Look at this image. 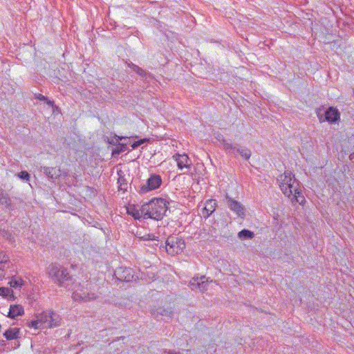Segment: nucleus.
I'll return each mask as SVG.
<instances>
[{
    "mask_svg": "<svg viewBox=\"0 0 354 354\" xmlns=\"http://www.w3.org/2000/svg\"><path fill=\"white\" fill-rule=\"evenodd\" d=\"M131 69L137 74H138L139 73H140V71H142V68L135 64L134 66H133Z\"/></svg>",
    "mask_w": 354,
    "mask_h": 354,
    "instance_id": "obj_32",
    "label": "nucleus"
},
{
    "mask_svg": "<svg viewBox=\"0 0 354 354\" xmlns=\"http://www.w3.org/2000/svg\"><path fill=\"white\" fill-rule=\"evenodd\" d=\"M93 285L91 283H87L86 286H80L73 293V299L76 301H90L97 298V294L93 291Z\"/></svg>",
    "mask_w": 354,
    "mask_h": 354,
    "instance_id": "obj_5",
    "label": "nucleus"
},
{
    "mask_svg": "<svg viewBox=\"0 0 354 354\" xmlns=\"http://www.w3.org/2000/svg\"><path fill=\"white\" fill-rule=\"evenodd\" d=\"M340 118V113L339 111L333 106L329 107L325 112V120L335 123Z\"/></svg>",
    "mask_w": 354,
    "mask_h": 354,
    "instance_id": "obj_12",
    "label": "nucleus"
},
{
    "mask_svg": "<svg viewBox=\"0 0 354 354\" xmlns=\"http://www.w3.org/2000/svg\"><path fill=\"white\" fill-rule=\"evenodd\" d=\"M20 328H10L3 333V336L7 340L17 339L19 338Z\"/></svg>",
    "mask_w": 354,
    "mask_h": 354,
    "instance_id": "obj_18",
    "label": "nucleus"
},
{
    "mask_svg": "<svg viewBox=\"0 0 354 354\" xmlns=\"http://www.w3.org/2000/svg\"><path fill=\"white\" fill-rule=\"evenodd\" d=\"M174 158L177 162V165L178 169H183L184 168H189L191 164L189 163V158L188 156L185 153L184 154H176L174 156Z\"/></svg>",
    "mask_w": 354,
    "mask_h": 354,
    "instance_id": "obj_13",
    "label": "nucleus"
},
{
    "mask_svg": "<svg viewBox=\"0 0 354 354\" xmlns=\"http://www.w3.org/2000/svg\"><path fill=\"white\" fill-rule=\"evenodd\" d=\"M41 171L50 179H57L62 174L61 170L55 167H42Z\"/></svg>",
    "mask_w": 354,
    "mask_h": 354,
    "instance_id": "obj_15",
    "label": "nucleus"
},
{
    "mask_svg": "<svg viewBox=\"0 0 354 354\" xmlns=\"http://www.w3.org/2000/svg\"><path fill=\"white\" fill-rule=\"evenodd\" d=\"M9 284L11 287L17 288L21 287L24 285V281L21 277H15L10 280Z\"/></svg>",
    "mask_w": 354,
    "mask_h": 354,
    "instance_id": "obj_23",
    "label": "nucleus"
},
{
    "mask_svg": "<svg viewBox=\"0 0 354 354\" xmlns=\"http://www.w3.org/2000/svg\"><path fill=\"white\" fill-rule=\"evenodd\" d=\"M147 141V139H140L138 141H136L134 142L131 145V148L132 149H136L137 147H138L139 146H140L142 144H143L144 142H145Z\"/></svg>",
    "mask_w": 354,
    "mask_h": 354,
    "instance_id": "obj_29",
    "label": "nucleus"
},
{
    "mask_svg": "<svg viewBox=\"0 0 354 354\" xmlns=\"http://www.w3.org/2000/svg\"><path fill=\"white\" fill-rule=\"evenodd\" d=\"M127 150V144L124 143H118L115 148H114L112 151V155H119L120 153L124 152Z\"/></svg>",
    "mask_w": 354,
    "mask_h": 354,
    "instance_id": "obj_22",
    "label": "nucleus"
},
{
    "mask_svg": "<svg viewBox=\"0 0 354 354\" xmlns=\"http://www.w3.org/2000/svg\"><path fill=\"white\" fill-rule=\"evenodd\" d=\"M281 182L280 183V187L283 193L288 197L293 195L292 201H294L299 202L297 198L301 194L299 188V183L295 178L294 175L290 171H286L283 176H281Z\"/></svg>",
    "mask_w": 354,
    "mask_h": 354,
    "instance_id": "obj_3",
    "label": "nucleus"
},
{
    "mask_svg": "<svg viewBox=\"0 0 354 354\" xmlns=\"http://www.w3.org/2000/svg\"><path fill=\"white\" fill-rule=\"evenodd\" d=\"M131 69L137 74H138L139 73H140V71H142V68L135 64L134 66H133Z\"/></svg>",
    "mask_w": 354,
    "mask_h": 354,
    "instance_id": "obj_33",
    "label": "nucleus"
},
{
    "mask_svg": "<svg viewBox=\"0 0 354 354\" xmlns=\"http://www.w3.org/2000/svg\"><path fill=\"white\" fill-rule=\"evenodd\" d=\"M17 176L24 180H29L30 178V174L26 171H22L19 173H18Z\"/></svg>",
    "mask_w": 354,
    "mask_h": 354,
    "instance_id": "obj_27",
    "label": "nucleus"
},
{
    "mask_svg": "<svg viewBox=\"0 0 354 354\" xmlns=\"http://www.w3.org/2000/svg\"><path fill=\"white\" fill-rule=\"evenodd\" d=\"M134 65H135V64H134L133 63H132V62L127 63V66H128L129 68H132L133 66H134Z\"/></svg>",
    "mask_w": 354,
    "mask_h": 354,
    "instance_id": "obj_37",
    "label": "nucleus"
},
{
    "mask_svg": "<svg viewBox=\"0 0 354 354\" xmlns=\"http://www.w3.org/2000/svg\"><path fill=\"white\" fill-rule=\"evenodd\" d=\"M0 203L6 205V207H9L10 205V199L8 194L5 193L1 189H0Z\"/></svg>",
    "mask_w": 354,
    "mask_h": 354,
    "instance_id": "obj_21",
    "label": "nucleus"
},
{
    "mask_svg": "<svg viewBox=\"0 0 354 354\" xmlns=\"http://www.w3.org/2000/svg\"><path fill=\"white\" fill-rule=\"evenodd\" d=\"M36 98L41 101L48 100V98L41 94L36 95Z\"/></svg>",
    "mask_w": 354,
    "mask_h": 354,
    "instance_id": "obj_34",
    "label": "nucleus"
},
{
    "mask_svg": "<svg viewBox=\"0 0 354 354\" xmlns=\"http://www.w3.org/2000/svg\"><path fill=\"white\" fill-rule=\"evenodd\" d=\"M168 353H169V354H179V353L176 352V351H169L168 352Z\"/></svg>",
    "mask_w": 354,
    "mask_h": 354,
    "instance_id": "obj_38",
    "label": "nucleus"
},
{
    "mask_svg": "<svg viewBox=\"0 0 354 354\" xmlns=\"http://www.w3.org/2000/svg\"><path fill=\"white\" fill-rule=\"evenodd\" d=\"M168 203L161 198H153L149 203L142 205V212L145 214L146 218L161 220L167 210Z\"/></svg>",
    "mask_w": 354,
    "mask_h": 354,
    "instance_id": "obj_1",
    "label": "nucleus"
},
{
    "mask_svg": "<svg viewBox=\"0 0 354 354\" xmlns=\"http://www.w3.org/2000/svg\"><path fill=\"white\" fill-rule=\"evenodd\" d=\"M13 293V291L8 288L5 287H1L0 288V295L3 297H8L10 294Z\"/></svg>",
    "mask_w": 354,
    "mask_h": 354,
    "instance_id": "obj_26",
    "label": "nucleus"
},
{
    "mask_svg": "<svg viewBox=\"0 0 354 354\" xmlns=\"http://www.w3.org/2000/svg\"><path fill=\"white\" fill-rule=\"evenodd\" d=\"M138 75L142 77L143 82L145 83L149 82V81L153 78L151 73L144 69H142V71H140Z\"/></svg>",
    "mask_w": 354,
    "mask_h": 354,
    "instance_id": "obj_24",
    "label": "nucleus"
},
{
    "mask_svg": "<svg viewBox=\"0 0 354 354\" xmlns=\"http://www.w3.org/2000/svg\"><path fill=\"white\" fill-rule=\"evenodd\" d=\"M142 239L143 240H146V241L156 240V236L154 235H151L150 234H148L142 236Z\"/></svg>",
    "mask_w": 354,
    "mask_h": 354,
    "instance_id": "obj_31",
    "label": "nucleus"
},
{
    "mask_svg": "<svg viewBox=\"0 0 354 354\" xmlns=\"http://www.w3.org/2000/svg\"><path fill=\"white\" fill-rule=\"evenodd\" d=\"M218 140L222 143L223 149L227 153L230 154H233L236 156V154H239L243 159L248 160L250 158L252 152L250 149L244 146H241L239 145H234L233 144L228 142L225 139L218 138Z\"/></svg>",
    "mask_w": 354,
    "mask_h": 354,
    "instance_id": "obj_6",
    "label": "nucleus"
},
{
    "mask_svg": "<svg viewBox=\"0 0 354 354\" xmlns=\"http://www.w3.org/2000/svg\"><path fill=\"white\" fill-rule=\"evenodd\" d=\"M162 184V178L158 174H152L147 180V183L140 187V193L145 194L151 190L158 188Z\"/></svg>",
    "mask_w": 354,
    "mask_h": 354,
    "instance_id": "obj_8",
    "label": "nucleus"
},
{
    "mask_svg": "<svg viewBox=\"0 0 354 354\" xmlns=\"http://www.w3.org/2000/svg\"><path fill=\"white\" fill-rule=\"evenodd\" d=\"M127 213L137 220L141 218H146L145 214L142 212V206L140 209H136L135 207H129L127 209Z\"/></svg>",
    "mask_w": 354,
    "mask_h": 354,
    "instance_id": "obj_19",
    "label": "nucleus"
},
{
    "mask_svg": "<svg viewBox=\"0 0 354 354\" xmlns=\"http://www.w3.org/2000/svg\"><path fill=\"white\" fill-rule=\"evenodd\" d=\"M45 102H46V104L50 106H54V102L53 101H51L50 100L48 99V100H44Z\"/></svg>",
    "mask_w": 354,
    "mask_h": 354,
    "instance_id": "obj_35",
    "label": "nucleus"
},
{
    "mask_svg": "<svg viewBox=\"0 0 354 354\" xmlns=\"http://www.w3.org/2000/svg\"><path fill=\"white\" fill-rule=\"evenodd\" d=\"M165 248L167 253L171 254H178L183 250L185 247V241L181 238L176 236H169L166 241V245H160L161 248Z\"/></svg>",
    "mask_w": 354,
    "mask_h": 354,
    "instance_id": "obj_7",
    "label": "nucleus"
},
{
    "mask_svg": "<svg viewBox=\"0 0 354 354\" xmlns=\"http://www.w3.org/2000/svg\"><path fill=\"white\" fill-rule=\"evenodd\" d=\"M47 273L53 282L59 286H68L71 280L67 268L57 263L50 265L47 268Z\"/></svg>",
    "mask_w": 354,
    "mask_h": 354,
    "instance_id": "obj_4",
    "label": "nucleus"
},
{
    "mask_svg": "<svg viewBox=\"0 0 354 354\" xmlns=\"http://www.w3.org/2000/svg\"><path fill=\"white\" fill-rule=\"evenodd\" d=\"M9 261L8 255L3 251H0V263H6Z\"/></svg>",
    "mask_w": 354,
    "mask_h": 354,
    "instance_id": "obj_28",
    "label": "nucleus"
},
{
    "mask_svg": "<svg viewBox=\"0 0 354 354\" xmlns=\"http://www.w3.org/2000/svg\"><path fill=\"white\" fill-rule=\"evenodd\" d=\"M114 275L122 281L130 282L134 279V271L130 268L120 267L115 270Z\"/></svg>",
    "mask_w": 354,
    "mask_h": 354,
    "instance_id": "obj_9",
    "label": "nucleus"
},
{
    "mask_svg": "<svg viewBox=\"0 0 354 354\" xmlns=\"http://www.w3.org/2000/svg\"><path fill=\"white\" fill-rule=\"evenodd\" d=\"M24 308L21 305H11L8 313V317L11 319H15L18 316L24 314Z\"/></svg>",
    "mask_w": 354,
    "mask_h": 354,
    "instance_id": "obj_17",
    "label": "nucleus"
},
{
    "mask_svg": "<svg viewBox=\"0 0 354 354\" xmlns=\"http://www.w3.org/2000/svg\"><path fill=\"white\" fill-rule=\"evenodd\" d=\"M122 138H124L123 137H119L118 136H115L114 138H111V139H108V142L111 145H118V142L119 140H122Z\"/></svg>",
    "mask_w": 354,
    "mask_h": 354,
    "instance_id": "obj_30",
    "label": "nucleus"
},
{
    "mask_svg": "<svg viewBox=\"0 0 354 354\" xmlns=\"http://www.w3.org/2000/svg\"><path fill=\"white\" fill-rule=\"evenodd\" d=\"M238 236L241 239H250L254 236V234L249 230L244 229L238 233Z\"/></svg>",
    "mask_w": 354,
    "mask_h": 354,
    "instance_id": "obj_20",
    "label": "nucleus"
},
{
    "mask_svg": "<svg viewBox=\"0 0 354 354\" xmlns=\"http://www.w3.org/2000/svg\"><path fill=\"white\" fill-rule=\"evenodd\" d=\"M217 203L214 199L207 200L205 207L203 208L202 214L204 218H208L216 209Z\"/></svg>",
    "mask_w": 354,
    "mask_h": 354,
    "instance_id": "obj_14",
    "label": "nucleus"
},
{
    "mask_svg": "<svg viewBox=\"0 0 354 354\" xmlns=\"http://www.w3.org/2000/svg\"><path fill=\"white\" fill-rule=\"evenodd\" d=\"M205 276H202L200 279L201 280V282L198 281V278L195 279L193 278L190 281V286L192 287V289L198 288L201 291H204L206 290L207 286V281H204L205 279Z\"/></svg>",
    "mask_w": 354,
    "mask_h": 354,
    "instance_id": "obj_16",
    "label": "nucleus"
},
{
    "mask_svg": "<svg viewBox=\"0 0 354 354\" xmlns=\"http://www.w3.org/2000/svg\"><path fill=\"white\" fill-rule=\"evenodd\" d=\"M37 319L28 324L30 328L35 329L39 328H54L59 326L61 318L58 314L53 310L44 311L36 315Z\"/></svg>",
    "mask_w": 354,
    "mask_h": 354,
    "instance_id": "obj_2",
    "label": "nucleus"
},
{
    "mask_svg": "<svg viewBox=\"0 0 354 354\" xmlns=\"http://www.w3.org/2000/svg\"><path fill=\"white\" fill-rule=\"evenodd\" d=\"M151 314L157 319H162V317L171 319L173 316V311L170 308L158 307L152 309Z\"/></svg>",
    "mask_w": 354,
    "mask_h": 354,
    "instance_id": "obj_11",
    "label": "nucleus"
},
{
    "mask_svg": "<svg viewBox=\"0 0 354 354\" xmlns=\"http://www.w3.org/2000/svg\"><path fill=\"white\" fill-rule=\"evenodd\" d=\"M119 189L126 191L128 187L127 182L124 176H120L118 180Z\"/></svg>",
    "mask_w": 354,
    "mask_h": 354,
    "instance_id": "obj_25",
    "label": "nucleus"
},
{
    "mask_svg": "<svg viewBox=\"0 0 354 354\" xmlns=\"http://www.w3.org/2000/svg\"><path fill=\"white\" fill-rule=\"evenodd\" d=\"M353 95H354V88H353Z\"/></svg>",
    "mask_w": 354,
    "mask_h": 354,
    "instance_id": "obj_39",
    "label": "nucleus"
},
{
    "mask_svg": "<svg viewBox=\"0 0 354 354\" xmlns=\"http://www.w3.org/2000/svg\"><path fill=\"white\" fill-rule=\"evenodd\" d=\"M4 236H6V239H9L10 241H11L13 239L12 234L10 233H8V232H6V235H4Z\"/></svg>",
    "mask_w": 354,
    "mask_h": 354,
    "instance_id": "obj_36",
    "label": "nucleus"
},
{
    "mask_svg": "<svg viewBox=\"0 0 354 354\" xmlns=\"http://www.w3.org/2000/svg\"><path fill=\"white\" fill-rule=\"evenodd\" d=\"M228 207L239 217L245 216V207L239 202L226 196Z\"/></svg>",
    "mask_w": 354,
    "mask_h": 354,
    "instance_id": "obj_10",
    "label": "nucleus"
}]
</instances>
